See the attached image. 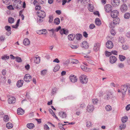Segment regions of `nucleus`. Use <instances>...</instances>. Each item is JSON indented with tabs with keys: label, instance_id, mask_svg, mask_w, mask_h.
<instances>
[{
	"label": "nucleus",
	"instance_id": "nucleus-52",
	"mask_svg": "<svg viewBox=\"0 0 130 130\" xmlns=\"http://www.w3.org/2000/svg\"><path fill=\"white\" fill-rule=\"evenodd\" d=\"M95 27V25L93 24H91L89 26V28L90 29H92Z\"/></svg>",
	"mask_w": 130,
	"mask_h": 130
},
{
	"label": "nucleus",
	"instance_id": "nucleus-48",
	"mask_svg": "<svg viewBox=\"0 0 130 130\" xmlns=\"http://www.w3.org/2000/svg\"><path fill=\"white\" fill-rule=\"evenodd\" d=\"M16 60L18 62H20L22 61V60L20 57H16Z\"/></svg>",
	"mask_w": 130,
	"mask_h": 130
},
{
	"label": "nucleus",
	"instance_id": "nucleus-16",
	"mask_svg": "<svg viewBox=\"0 0 130 130\" xmlns=\"http://www.w3.org/2000/svg\"><path fill=\"white\" fill-rule=\"evenodd\" d=\"M24 113V111L22 108H19L17 110V113L19 115H23Z\"/></svg>",
	"mask_w": 130,
	"mask_h": 130
},
{
	"label": "nucleus",
	"instance_id": "nucleus-37",
	"mask_svg": "<svg viewBox=\"0 0 130 130\" xmlns=\"http://www.w3.org/2000/svg\"><path fill=\"white\" fill-rule=\"evenodd\" d=\"M86 126L87 127H90L92 126V124L91 122L89 121H88L86 122Z\"/></svg>",
	"mask_w": 130,
	"mask_h": 130
},
{
	"label": "nucleus",
	"instance_id": "nucleus-27",
	"mask_svg": "<svg viewBox=\"0 0 130 130\" xmlns=\"http://www.w3.org/2000/svg\"><path fill=\"white\" fill-rule=\"evenodd\" d=\"M39 32H40V33L41 34H44V35H45L46 34L47 31L46 29H44L42 30H40L38 31L37 32V33L39 34Z\"/></svg>",
	"mask_w": 130,
	"mask_h": 130
},
{
	"label": "nucleus",
	"instance_id": "nucleus-63",
	"mask_svg": "<svg viewBox=\"0 0 130 130\" xmlns=\"http://www.w3.org/2000/svg\"><path fill=\"white\" fill-rule=\"evenodd\" d=\"M127 7V6L124 3L122 4L120 8H126Z\"/></svg>",
	"mask_w": 130,
	"mask_h": 130
},
{
	"label": "nucleus",
	"instance_id": "nucleus-57",
	"mask_svg": "<svg viewBox=\"0 0 130 130\" xmlns=\"http://www.w3.org/2000/svg\"><path fill=\"white\" fill-rule=\"evenodd\" d=\"M47 72L46 70H44L41 71V74L42 75H44Z\"/></svg>",
	"mask_w": 130,
	"mask_h": 130
},
{
	"label": "nucleus",
	"instance_id": "nucleus-29",
	"mask_svg": "<svg viewBox=\"0 0 130 130\" xmlns=\"http://www.w3.org/2000/svg\"><path fill=\"white\" fill-rule=\"evenodd\" d=\"M60 22V19L58 18H56L54 20V23L56 25H58Z\"/></svg>",
	"mask_w": 130,
	"mask_h": 130
},
{
	"label": "nucleus",
	"instance_id": "nucleus-55",
	"mask_svg": "<svg viewBox=\"0 0 130 130\" xmlns=\"http://www.w3.org/2000/svg\"><path fill=\"white\" fill-rule=\"evenodd\" d=\"M49 18V22L50 23H51L52 22L53 20V17L52 16L50 15V16Z\"/></svg>",
	"mask_w": 130,
	"mask_h": 130
},
{
	"label": "nucleus",
	"instance_id": "nucleus-40",
	"mask_svg": "<svg viewBox=\"0 0 130 130\" xmlns=\"http://www.w3.org/2000/svg\"><path fill=\"white\" fill-rule=\"evenodd\" d=\"M81 68L83 71L86 72L87 71L89 70V69L88 68L83 66H81Z\"/></svg>",
	"mask_w": 130,
	"mask_h": 130
},
{
	"label": "nucleus",
	"instance_id": "nucleus-15",
	"mask_svg": "<svg viewBox=\"0 0 130 130\" xmlns=\"http://www.w3.org/2000/svg\"><path fill=\"white\" fill-rule=\"evenodd\" d=\"M94 106L92 105H88L87 107V110L89 112H91L94 109Z\"/></svg>",
	"mask_w": 130,
	"mask_h": 130
},
{
	"label": "nucleus",
	"instance_id": "nucleus-59",
	"mask_svg": "<svg viewBox=\"0 0 130 130\" xmlns=\"http://www.w3.org/2000/svg\"><path fill=\"white\" fill-rule=\"evenodd\" d=\"M111 7L112 6L110 4H107L105 5L104 8H111Z\"/></svg>",
	"mask_w": 130,
	"mask_h": 130
},
{
	"label": "nucleus",
	"instance_id": "nucleus-51",
	"mask_svg": "<svg viewBox=\"0 0 130 130\" xmlns=\"http://www.w3.org/2000/svg\"><path fill=\"white\" fill-rule=\"evenodd\" d=\"M9 57L6 55H4L2 57V59L3 60H6V59H8L9 58Z\"/></svg>",
	"mask_w": 130,
	"mask_h": 130
},
{
	"label": "nucleus",
	"instance_id": "nucleus-31",
	"mask_svg": "<svg viewBox=\"0 0 130 130\" xmlns=\"http://www.w3.org/2000/svg\"><path fill=\"white\" fill-rule=\"evenodd\" d=\"M33 4L36 6L35 8H38V7H39V8H41L40 6L39 5H38V3L35 0L33 2Z\"/></svg>",
	"mask_w": 130,
	"mask_h": 130
},
{
	"label": "nucleus",
	"instance_id": "nucleus-42",
	"mask_svg": "<svg viewBox=\"0 0 130 130\" xmlns=\"http://www.w3.org/2000/svg\"><path fill=\"white\" fill-rule=\"evenodd\" d=\"M3 2L6 5H9L10 3V0H3Z\"/></svg>",
	"mask_w": 130,
	"mask_h": 130
},
{
	"label": "nucleus",
	"instance_id": "nucleus-56",
	"mask_svg": "<svg viewBox=\"0 0 130 130\" xmlns=\"http://www.w3.org/2000/svg\"><path fill=\"white\" fill-rule=\"evenodd\" d=\"M44 129L45 130H49L50 128L47 125L45 124L44 125Z\"/></svg>",
	"mask_w": 130,
	"mask_h": 130
},
{
	"label": "nucleus",
	"instance_id": "nucleus-11",
	"mask_svg": "<svg viewBox=\"0 0 130 130\" xmlns=\"http://www.w3.org/2000/svg\"><path fill=\"white\" fill-rule=\"evenodd\" d=\"M120 0H112L111 2L112 5L115 7L118 6L120 3Z\"/></svg>",
	"mask_w": 130,
	"mask_h": 130
},
{
	"label": "nucleus",
	"instance_id": "nucleus-28",
	"mask_svg": "<svg viewBox=\"0 0 130 130\" xmlns=\"http://www.w3.org/2000/svg\"><path fill=\"white\" fill-rule=\"evenodd\" d=\"M27 126L29 129H32L34 127V124L32 123L28 124L27 125Z\"/></svg>",
	"mask_w": 130,
	"mask_h": 130
},
{
	"label": "nucleus",
	"instance_id": "nucleus-5",
	"mask_svg": "<svg viewBox=\"0 0 130 130\" xmlns=\"http://www.w3.org/2000/svg\"><path fill=\"white\" fill-rule=\"evenodd\" d=\"M119 12L116 10L112 11L111 12V16L113 18H115L117 17L118 15Z\"/></svg>",
	"mask_w": 130,
	"mask_h": 130
},
{
	"label": "nucleus",
	"instance_id": "nucleus-8",
	"mask_svg": "<svg viewBox=\"0 0 130 130\" xmlns=\"http://www.w3.org/2000/svg\"><path fill=\"white\" fill-rule=\"evenodd\" d=\"M117 60V58L114 56H111L110 57L109 61L111 64H113L116 62Z\"/></svg>",
	"mask_w": 130,
	"mask_h": 130
},
{
	"label": "nucleus",
	"instance_id": "nucleus-17",
	"mask_svg": "<svg viewBox=\"0 0 130 130\" xmlns=\"http://www.w3.org/2000/svg\"><path fill=\"white\" fill-rule=\"evenodd\" d=\"M95 23L96 25L98 26H100L101 24V21L98 18H96L95 19Z\"/></svg>",
	"mask_w": 130,
	"mask_h": 130
},
{
	"label": "nucleus",
	"instance_id": "nucleus-20",
	"mask_svg": "<svg viewBox=\"0 0 130 130\" xmlns=\"http://www.w3.org/2000/svg\"><path fill=\"white\" fill-rule=\"evenodd\" d=\"M79 1L82 4L85 6L87 5L88 2L90 1V0H79Z\"/></svg>",
	"mask_w": 130,
	"mask_h": 130
},
{
	"label": "nucleus",
	"instance_id": "nucleus-38",
	"mask_svg": "<svg viewBox=\"0 0 130 130\" xmlns=\"http://www.w3.org/2000/svg\"><path fill=\"white\" fill-rule=\"evenodd\" d=\"M130 13H126L124 15V17L125 19H128L130 17Z\"/></svg>",
	"mask_w": 130,
	"mask_h": 130
},
{
	"label": "nucleus",
	"instance_id": "nucleus-9",
	"mask_svg": "<svg viewBox=\"0 0 130 130\" xmlns=\"http://www.w3.org/2000/svg\"><path fill=\"white\" fill-rule=\"evenodd\" d=\"M69 79L73 83H74L76 82L77 79V78L75 76L73 75L70 76Z\"/></svg>",
	"mask_w": 130,
	"mask_h": 130
},
{
	"label": "nucleus",
	"instance_id": "nucleus-30",
	"mask_svg": "<svg viewBox=\"0 0 130 130\" xmlns=\"http://www.w3.org/2000/svg\"><path fill=\"white\" fill-rule=\"evenodd\" d=\"M119 58L121 61H123L126 59L125 57L122 55H119Z\"/></svg>",
	"mask_w": 130,
	"mask_h": 130
},
{
	"label": "nucleus",
	"instance_id": "nucleus-32",
	"mask_svg": "<svg viewBox=\"0 0 130 130\" xmlns=\"http://www.w3.org/2000/svg\"><path fill=\"white\" fill-rule=\"evenodd\" d=\"M6 127L8 129H11L13 127V124L9 122L7 123L6 125Z\"/></svg>",
	"mask_w": 130,
	"mask_h": 130
},
{
	"label": "nucleus",
	"instance_id": "nucleus-47",
	"mask_svg": "<svg viewBox=\"0 0 130 130\" xmlns=\"http://www.w3.org/2000/svg\"><path fill=\"white\" fill-rule=\"evenodd\" d=\"M98 101V100L97 99H93L92 100V102L94 104H96Z\"/></svg>",
	"mask_w": 130,
	"mask_h": 130
},
{
	"label": "nucleus",
	"instance_id": "nucleus-64",
	"mask_svg": "<svg viewBox=\"0 0 130 130\" xmlns=\"http://www.w3.org/2000/svg\"><path fill=\"white\" fill-rule=\"evenodd\" d=\"M125 108L128 111L130 109V104L127 105L126 106Z\"/></svg>",
	"mask_w": 130,
	"mask_h": 130
},
{
	"label": "nucleus",
	"instance_id": "nucleus-33",
	"mask_svg": "<svg viewBox=\"0 0 130 130\" xmlns=\"http://www.w3.org/2000/svg\"><path fill=\"white\" fill-rule=\"evenodd\" d=\"M9 120V116L8 115H5L3 118V120L5 122H7Z\"/></svg>",
	"mask_w": 130,
	"mask_h": 130
},
{
	"label": "nucleus",
	"instance_id": "nucleus-41",
	"mask_svg": "<svg viewBox=\"0 0 130 130\" xmlns=\"http://www.w3.org/2000/svg\"><path fill=\"white\" fill-rule=\"evenodd\" d=\"M8 21L9 23H12L14 22V20L13 18L10 17L8 18Z\"/></svg>",
	"mask_w": 130,
	"mask_h": 130
},
{
	"label": "nucleus",
	"instance_id": "nucleus-23",
	"mask_svg": "<svg viewBox=\"0 0 130 130\" xmlns=\"http://www.w3.org/2000/svg\"><path fill=\"white\" fill-rule=\"evenodd\" d=\"M59 116L62 118H66L67 115L66 113L63 112H61L59 113Z\"/></svg>",
	"mask_w": 130,
	"mask_h": 130
},
{
	"label": "nucleus",
	"instance_id": "nucleus-21",
	"mask_svg": "<svg viewBox=\"0 0 130 130\" xmlns=\"http://www.w3.org/2000/svg\"><path fill=\"white\" fill-rule=\"evenodd\" d=\"M23 43L26 46L30 44V42L28 39L26 38L24 40Z\"/></svg>",
	"mask_w": 130,
	"mask_h": 130
},
{
	"label": "nucleus",
	"instance_id": "nucleus-3",
	"mask_svg": "<svg viewBox=\"0 0 130 130\" xmlns=\"http://www.w3.org/2000/svg\"><path fill=\"white\" fill-rule=\"evenodd\" d=\"M22 2L20 0H15L13 3V6L14 8H20L22 5Z\"/></svg>",
	"mask_w": 130,
	"mask_h": 130
},
{
	"label": "nucleus",
	"instance_id": "nucleus-7",
	"mask_svg": "<svg viewBox=\"0 0 130 130\" xmlns=\"http://www.w3.org/2000/svg\"><path fill=\"white\" fill-rule=\"evenodd\" d=\"M106 47L108 49L112 48L113 47L112 42L110 41H108L106 43Z\"/></svg>",
	"mask_w": 130,
	"mask_h": 130
},
{
	"label": "nucleus",
	"instance_id": "nucleus-44",
	"mask_svg": "<svg viewBox=\"0 0 130 130\" xmlns=\"http://www.w3.org/2000/svg\"><path fill=\"white\" fill-rule=\"evenodd\" d=\"M106 108L107 110V111H110L112 109L111 107L109 105L106 106Z\"/></svg>",
	"mask_w": 130,
	"mask_h": 130
},
{
	"label": "nucleus",
	"instance_id": "nucleus-60",
	"mask_svg": "<svg viewBox=\"0 0 130 130\" xmlns=\"http://www.w3.org/2000/svg\"><path fill=\"white\" fill-rule=\"evenodd\" d=\"M5 39V37L3 36H1L0 37V41H3Z\"/></svg>",
	"mask_w": 130,
	"mask_h": 130
},
{
	"label": "nucleus",
	"instance_id": "nucleus-58",
	"mask_svg": "<svg viewBox=\"0 0 130 130\" xmlns=\"http://www.w3.org/2000/svg\"><path fill=\"white\" fill-rule=\"evenodd\" d=\"M122 48L124 50H127L129 48V47L128 46L125 45H122Z\"/></svg>",
	"mask_w": 130,
	"mask_h": 130
},
{
	"label": "nucleus",
	"instance_id": "nucleus-39",
	"mask_svg": "<svg viewBox=\"0 0 130 130\" xmlns=\"http://www.w3.org/2000/svg\"><path fill=\"white\" fill-rule=\"evenodd\" d=\"M78 61L77 59H71V62L73 64H77L78 63Z\"/></svg>",
	"mask_w": 130,
	"mask_h": 130
},
{
	"label": "nucleus",
	"instance_id": "nucleus-45",
	"mask_svg": "<svg viewBox=\"0 0 130 130\" xmlns=\"http://www.w3.org/2000/svg\"><path fill=\"white\" fill-rule=\"evenodd\" d=\"M112 95V94L110 93H109L107 94V95H106V98L107 100L109 99L110 98L111 96Z\"/></svg>",
	"mask_w": 130,
	"mask_h": 130
},
{
	"label": "nucleus",
	"instance_id": "nucleus-24",
	"mask_svg": "<svg viewBox=\"0 0 130 130\" xmlns=\"http://www.w3.org/2000/svg\"><path fill=\"white\" fill-rule=\"evenodd\" d=\"M113 22L114 24H115V25H116L120 23V19L119 18L113 20Z\"/></svg>",
	"mask_w": 130,
	"mask_h": 130
},
{
	"label": "nucleus",
	"instance_id": "nucleus-1",
	"mask_svg": "<svg viewBox=\"0 0 130 130\" xmlns=\"http://www.w3.org/2000/svg\"><path fill=\"white\" fill-rule=\"evenodd\" d=\"M38 10L37 14L40 18L43 19L45 17L46 13L44 11L41 10V9H35Z\"/></svg>",
	"mask_w": 130,
	"mask_h": 130
},
{
	"label": "nucleus",
	"instance_id": "nucleus-22",
	"mask_svg": "<svg viewBox=\"0 0 130 130\" xmlns=\"http://www.w3.org/2000/svg\"><path fill=\"white\" fill-rule=\"evenodd\" d=\"M40 61V58L39 57H36L34 59V62L36 64L39 63Z\"/></svg>",
	"mask_w": 130,
	"mask_h": 130
},
{
	"label": "nucleus",
	"instance_id": "nucleus-43",
	"mask_svg": "<svg viewBox=\"0 0 130 130\" xmlns=\"http://www.w3.org/2000/svg\"><path fill=\"white\" fill-rule=\"evenodd\" d=\"M105 55L106 56L109 57L112 54L111 52H110L107 51H105Z\"/></svg>",
	"mask_w": 130,
	"mask_h": 130
},
{
	"label": "nucleus",
	"instance_id": "nucleus-46",
	"mask_svg": "<svg viewBox=\"0 0 130 130\" xmlns=\"http://www.w3.org/2000/svg\"><path fill=\"white\" fill-rule=\"evenodd\" d=\"M126 127V125L124 124H121L119 126L120 128L122 130L123 129H124Z\"/></svg>",
	"mask_w": 130,
	"mask_h": 130
},
{
	"label": "nucleus",
	"instance_id": "nucleus-18",
	"mask_svg": "<svg viewBox=\"0 0 130 130\" xmlns=\"http://www.w3.org/2000/svg\"><path fill=\"white\" fill-rule=\"evenodd\" d=\"M23 83V81L22 80H18L17 84V86L18 87H21L22 86Z\"/></svg>",
	"mask_w": 130,
	"mask_h": 130
},
{
	"label": "nucleus",
	"instance_id": "nucleus-10",
	"mask_svg": "<svg viewBox=\"0 0 130 130\" xmlns=\"http://www.w3.org/2000/svg\"><path fill=\"white\" fill-rule=\"evenodd\" d=\"M80 46L83 48L85 49L88 48L89 46L88 44L86 41H83Z\"/></svg>",
	"mask_w": 130,
	"mask_h": 130
},
{
	"label": "nucleus",
	"instance_id": "nucleus-19",
	"mask_svg": "<svg viewBox=\"0 0 130 130\" xmlns=\"http://www.w3.org/2000/svg\"><path fill=\"white\" fill-rule=\"evenodd\" d=\"M75 37V35L74 34H70L68 36V38L70 40H73L74 39Z\"/></svg>",
	"mask_w": 130,
	"mask_h": 130
},
{
	"label": "nucleus",
	"instance_id": "nucleus-50",
	"mask_svg": "<svg viewBox=\"0 0 130 130\" xmlns=\"http://www.w3.org/2000/svg\"><path fill=\"white\" fill-rule=\"evenodd\" d=\"M111 34L113 36H115L116 34L115 30L113 29H111L110 30Z\"/></svg>",
	"mask_w": 130,
	"mask_h": 130
},
{
	"label": "nucleus",
	"instance_id": "nucleus-12",
	"mask_svg": "<svg viewBox=\"0 0 130 130\" xmlns=\"http://www.w3.org/2000/svg\"><path fill=\"white\" fill-rule=\"evenodd\" d=\"M100 44L99 43H96L94 44L93 47V50L95 52L98 51L100 49Z\"/></svg>",
	"mask_w": 130,
	"mask_h": 130
},
{
	"label": "nucleus",
	"instance_id": "nucleus-4",
	"mask_svg": "<svg viewBox=\"0 0 130 130\" xmlns=\"http://www.w3.org/2000/svg\"><path fill=\"white\" fill-rule=\"evenodd\" d=\"M24 80L27 82H30L31 80V77L29 74H26L24 77Z\"/></svg>",
	"mask_w": 130,
	"mask_h": 130
},
{
	"label": "nucleus",
	"instance_id": "nucleus-54",
	"mask_svg": "<svg viewBox=\"0 0 130 130\" xmlns=\"http://www.w3.org/2000/svg\"><path fill=\"white\" fill-rule=\"evenodd\" d=\"M60 33L61 35H62L66 33L65 32V29L64 28H62L60 30Z\"/></svg>",
	"mask_w": 130,
	"mask_h": 130
},
{
	"label": "nucleus",
	"instance_id": "nucleus-61",
	"mask_svg": "<svg viewBox=\"0 0 130 130\" xmlns=\"http://www.w3.org/2000/svg\"><path fill=\"white\" fill-rule=\"evenodd\" d=\"M105 10L106 12L107 13H111L112 11V10L110 9H105Z\"/></svg>",
	"mask_w": 130,
	"mask_h": 130
},
{
	"label": "nucleus",
	"instance_id": "nucleus-26",
	"mask_svg": "<svg viewBox=\"0 0 130 130\" xmlns=\"http://www.w3.org/2000/svg\"><path fill=\"white\" fill-rule=\"evenodd\" d=\"M76 39L78 40H80L82 38V36L80 34H78L76 35Z\"/></svg>",
	"mask_w": 130,
	"mask_h": 130
},
{
	"label": "nucleus",
	"instance_id": "nucleus-6",
	"mask_svg": "<svg viewBox=\"0 0 130 130\" xmlns=\"http://www.w3.org/2000/svg\"><path fill=\"white\" fill-rule=\"evenodd\" d=\"M128 87V85H121L120 87L121 93H126Z\"/></svg>",
	"mask_w": 130,
	"mask_h": 130
},
{
	"label": "nucleus",
	"instance_id": "nucleus-14",
	"mask_svg": "<svg viewBox=\"0 0 130 130\" xmlns=\"http://www.w3.org/2000/svg\"><path fill=\"white\" fill-rule=\"evenodd\" d=\"M5 28L6 30L8 31V32L7 33V35L8 36H9L10 35L11 33V27L7 25L5 26Z\"/></svg>",
	"mask_w": 130,
	"mask_h": 130
},
{
	"label": "nucleus",
	"instance_id": "nucleus-35",
	"mask_svg": "<svg viewBox=\"0 0 130 130\" xmlns=\"http://www.w3.org/2000/svg\"><path fill=\"white\" fill-rule=\"evenodd\" d=\"M128 118L127 116H125L122 117V121L123 123L126 122L127 121Z\"/></svg>",
	"mask_w": 130,
	"mask_h": 130
},
{
	"label": "nucleus",
	"instance_id": "nucleus-13",
	"mask_svg": "<svg viewBox=\"0 0 130 130\" xmlns=\"http://www.w3.org/2000/svg\"><path fill=\"white\" fill-rule=\"evenodd\" d=\"M15 102V99L13 97H10L8 100V102L9 104H14Z\"/></svg>",
	"mask_w": 130,
	"mask_h": 130
},
{
	"label": "nucleus",
	"instance_id": "nucleus-62",
	"mask_svg": "<svg viewBox=\"0 0 130 130\" xmlns=\"http://www.w3.org/2000/svg\"><path fill=\"white\" fill-rule=\"evenodd\" d=\"M111 54L112 53L114 55H117L118 54V52L116 50H113L111 52Z\"/></svg>",
	"mask_w": 130,
	"mask_h": 130
},
{
	"label": "nucleus",
	"instance_id": "nucleus-25",
	"mask_svg": "<svg viewBox=\"0 0 130 130\" xmlns=\"http://www.w3.org/2000/svg\"><path fill=\"white\" fill-rule=\"evenodd\" d=\"M5 79L6 77L2 75L0 77V82L2 83H5Z\"/></svg>",
	"mask_w": 130,
	"mask_h": 130
},
{
	"label": "nucleus",
	"instance_id": "nucleus-34",
	"mask_svg": "<svg viewBox=\"0 0 130 130\" xmlns=\"http://www.w3.org/2000/svg\"><path fill=\"white\" fill-rule=\"evenodd\" d=\"M60 68V66L59 65L57 64L54 68L53 71L56 72L58 71Z\"/></svg>",
	"mask_w": 130,
	"mask_h": 130
},
{
	"label": "nucleus",
	"instance_id": "nucleus-2",
	"mask_svg": "<svg viewBox=\"0 0 130 130\" xmlns=\"http://www.w3.org/2000/svg\"><path fill=\"white\" fill-rule=\"evenodd\" d=\"M80 82L82 84H86L88 82V78L86 75L83 74L81 75L79 77Z\"/></svg>",
	"mask_w": 130,
	"mask_h": 130
},
{
	"label": "nucleus",
	"instance_id": "nucleus-49",
	"mask_svg": "<svg viewBox=\"0 0 130 130\" xmlns=\"http://www.w3.org/2000/svg\"><path fill=\"white\" fill-rule=\"evenodd\" d=\"M115 24H114L113 22H111L109 23V27L110 28H113L115 27Z\"/></svg>",
	"mask_w": 130,
	"mask_h": 130
},
{
	"label": "nucleus",
	"instance_id": "nucleus-36",
	"mask_svg": "<svg viewBox=\"0 0 130 130\" xmlns=\"http://www.w3.org/2000/svg\"><path fill=\"white\" fill-rule=\"evenodd\" d=\"M58 127L59 128L61 129V130H64V129L63 127V126L65 125H66V124H64L63 125L61 123H58Z\"/></svg>",
	"mask_w": 130,
	"mask_h": 130
},
{
	"label": "nucleus",
	"instance_id": "nucleus-53",
	"mask_svg": "<svg viewBox=\"0 0 130 130\" xmlns=\"http://www.w3.org/2000/svg\"><path fill=\"white\" fill-rule=\"evenodd\" d=\"M56 88H54L52 89V91L51 93V95H52L54 94L56 92Z\"/></svg>",
	"mask_w": 130,
	"mask_h": 130
}]
</instances>
